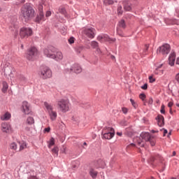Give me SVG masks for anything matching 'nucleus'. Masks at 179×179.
<instances>
[{"label": "nucleus", "mask_w": 179, "mask_h": 179, "mask_svg": "<svg viewBox=\"0 0 179 179\" xmlns=\"http://www.w3.org/2000/svg\"><path fill=\"white\" fill-rule=\"evenodd\" d=\"M21 17L24 22H29L34 17V8L29 4H24L21 8Z\"/></svg>", "instance_id": "nucleus-1"}, {"label": "nucleus", "mask_w": 179, "mask_h": 179, "mask_svg": "<svg viewBox=\"0 0 179 179\" xmlns=\"http://www.w3.org/2000/svg\"><path fill=\"white\" fill-rule=\"evenodd\" d=\"M38 76L41 79H50L52 76V71L48 66H41L38 71Z\"/></svg>", "instance_id": "nucleus-2"}, {"label": "nucleus", "mask_w": 179, "mask_h": 179, "mask_svg": "<svg viewBox=\"0 0 179 179\" xmlns=\"http://www.w3.org/2000/svg\"><path fill=\"white\" fill-rule=\"evenodd\" d=\"M57 106L62 113H68L71 109V103L68 99H60L57 101Z\"/></svg>", "instance_id": "nucleus-3"}, {"label": "nucleus", "mask_w": 179, "mask_h": 179, "mask_svg": "<svg viewBox=\"0 0 179 179\" xmlns=\"http://www.w3.org/2000/svg\"><path fill=\"white\" fill-rule=\"evenodd\" d=\"M82 34L88 38H94L96 36V29L94 28H84Z\"/></svg>", "instance_id": "nucleus-4"}, {"label": "nucleus", "mask_w": 179, "mask_h": 179, "mask_svg": "<svg viewBox=\"0 0 179 179\" xmlns=\"http://www.w3.org/2000/svg\"><path fill=\"white\" fill-rule=\"evenodd\" d=\"M33 35V30L30 28L23 27L20 29V36L21 38H27Z\"/></svg>", "instance_id": "nucleus-5"}, {"label": "nucleus", "mask_w": 179, "mask_h": 179, "mask_svg": "<svg viewBox=\"0 0 179 179\" xmlns=\"http://www.w3.org/2000/svg\"><path fill=\"white\" fill-rule=\"evenodd\" d=\"M157 54H162V55H167L170 52V45L164 44L160 46L157 50Z\"/></svg>", "instance_id": "nucleus-6"}, {"label": "nucleus", "mask_w": 179, "mask_h": 179, "mask_svg": "<svg viewBox=\"0 0 179 179\" xmlns=\"http://www.w3.org/2000/svg\"><path fill=\"white\" fill-rule=\"evenodd\" d=\"M36 55H37V48L32 47L29 50L27 59L29 61H33L34 58H36Z\"/></svg>", "instance_id": "nucleus-7"}, {"label": "nucleus", "mask_w": 179, "mask_h": 179, "mask_svg": "<svg viewBox=\"0 0 179 179\" xmlns=\"http://www.w3.org/2000/svg\"><path fill=\"white\" fill-rule=\"evenodd\" d=\"M1 131L4 134H10L12 132V127H10V124L8 123L3 122L1 124Z\"/></svg>", "instance_id": "nucleus-8"}, {"label": "nucleus", "mask_w": 179, "mask_h": 179, "mask_svg": "<svg viewBox=\"0 0 179 179\" xmlns=\"http://www.w3.org/2000/svg\"><path fill=\"white\" fill-rule=\"evenodd\" d=\"M22 111L24 114H30L31 113V110L30 109V105L27 101H24L22 103Z\"/></svg>", "instance_id": "nucleus-9"}, {"label": "nucleus", "mask_w": 179, "mask_h": 179, "mask_svg": "<svg viewBox=\"0 0 179 179\" xmlns=\"http://www.w3.org/2000/svg\"><path fill=\"white\" fill-rule=\"evenodd\" d=\"M97 40L98 41H100V43H103V41H113L108 35L106 34L99 35L97 36Z\"/></svg>", "instance_id": "nucleus-10"}, {"label": "nucleus", "mask_w": 179, "mask_h": 179, "mask_svg": "<svg viewBox=\"0 0 179 179\" xmlns=\"http://www.w3.org/2000/svg\"><path fill=\"white\" fill-rule=\"evenodd\" d=\"M40 13L39 15L36 19V22L40 23V22H44L45 20L44 19V13H43V6H39Z\"/></svg>", "instance_id": "nucleus-11"}, {"label": "nucleus", "mask_w": 179, "mask_h": 179, "mask_svg": "<svg viewBox=\"0 0 179 179\" xmlns=\"http://www.w3.org/2000/svg\"><path fill=\"white\" fill-rule=\"evenodd\" d=\"M44 54L45 56L48 57V58H52L54 57V54H55V52H54L52 48L49 49H45Z\"/></svg>", "instance_id": "nucleus-12"}, {"label": "nucleus", "mask_w": 179, "mask_h": 179, "mask_svg": "<svg viewBox=\"0 0 179 179\" xmlns=\"http://www.w3.org/2000/svg\"><path fill=\"white\" fill-rule=\"evenodd\" d=\"M176 63V53H171L169 57V64L171 66H174Z\"/></svg>", "instance_id": "nucleus-13"}, {"label": "nucleus", "mask_w": 179, "mask_h": 179, "mask_svg": "<svg viewBox=\"0 0 179 179\" xmlns=\"http://www.w3.org/2000/svg\"><path fill=\"white\" fill-rule=\"evenodd\" d=\"M64 55L61 52H57L54 54L52 59H55V61H62Z\"/></svg>", "instance_id": "nucleus-14"}, {"label": "nucleus", "mask_w": 179, "mask_h": 179, "mask_svg": "<svg viewBox=\"0 0 179 179\" xmlns=\"http://www.w3.org/2000/svg\"><path fill=\"white\" fill-rule=\"evenodd\" d=\"M12 117V115L9 112H6L1 116V121H9L10 118Z\"/></svg>", "instance_id": "nucleus-15"}, {"label": "nucleus", "mask_w": 179, "mask_h": 179, "mask_svg": "<svg viewBox=\"0 0 179 179\" xmlns=\"http://www.w3.org/2000/svg\"><path fill=\"white\" fill-rule=\"evenodd\" d=\"M71 71V72H75V73H80L82 72V67L79 64H74Z\"/></svg>", "instance_id": "nucleus-16"}, {"label": "nucleus", "mask_w": 179, "mask_h": 179, "mask_svg": "<svg viewBox=\"0 0 179 179\" xmlns=\"http://www.w3.org/2000/svg\"><path fill=\"white\" fill-rule=\"evenodd\" d=\"M44 107L48 113H50L51 111H54V106L48 102H44Z\"/></svg>", "instance_id": "nucleus-17"}, {"label": "nucleus", "mask_w": 179, "mask_h": 179, "mask_svg": "<svg viewBox=\"0 0 179 179\" xmlns=\"http://www.w3.org/2000/svg\"><path fill=\"white\" fill-rule=\"evenodd\" d=\"M115 134L114 129L112 127H105L102 130V134Z\"/></svg>", "instance_id": "nucleus-18"}, {"label": "nucleus", "mask_w": 179, "mask_h": 179, "mask_svg": "<svg viewBox=\"0 0 179 179\" xmlns=\"http://www.w3.org/2000/svg\"><path fill=\"white\" fill-rule=\"evenodd\" d=\"M141 137L145 142H148L150 141V138L152 137V136H150V134H149V133H142L141 134Z\"/></svg>", "instance_id": "nucleus-19"}, {"label": "nucleus", "mask_w": 179, "mask_h": 179, "mask_svg": "<svg viewBox=\"0 0 179 179\" xmlns=\"http://www.w3.org/2000/svg\"><path fill=\"white\" fill-rule=\"evenodd\" d=\"M157 120L158 121L159 127H163V125H164V117H163V115H158Z\"/></svg>", "instance_id": "nucleus-20"}, {"label": "nucleus", "mask_w": 179, "mask_h": 179, "mask_svg": "<svg viewBox=\"0 0 179 179\" xmlns=\"http://www.w3.org/2000/svg\"><path fill=\"white\" fill-rule=\"evenodd\" d=\"M48 114L52 121H55V120H57V114L56 111L52 110L49 112Z\"/></svg>", "instance_id": "nucleus-21"}, {"label": "nucleus", "mask_w": 179, "mask_h": 179, "mask_svg": "<svg viewBox=\"0 0 179 179\" xmlns=\"http://www.w3.org/2000/svg\"><path fill=\"white\" fill-rule=\"evenodd\" d=\"M124 5V10H127V12H129L132 9V6H131V3H128V1H124L123 3Z\"/></svg>", "instance_id": "nucleus-22"}, {"label": "nucleus", "mask_w": 179, "mask_h": 179, "mask_svg": "<svg viewBox=\"0 0 179 179\" xmlns=\"http://www.w3.org/2000/svg\"><path fill=\"white\" fill-rule=\"evenodd\" d=\"M102 135H103L102 139L110 140V139H113V138H114V135H115V134H106L105 133Z\"/></svg>", "instance_id": "nucleus-23"}, {"label": "nucleus", "mask_w": 179, "mask_h": 179, "mask_svg": "<svg viewBox=\"0 0 179 179\" xmlns=\"http://www.w3.org/2000/svg\"><path fill=\"white\" fill-rule=\"evenodd\" d=\"M97 174H98V173L96 171H95L94 169H93V168L90 169V175L91 176V177L92 178H96V177H97Z\"/></svg>", "instance_id": "nucleus-24"}, {"label": "nucleus", "mask_w": 179, "mask_h": 179, "mask_svg": "<svg viewBox=\"0 0 179 179\" xmlns=\"http://www.w3.org/2000/svg\"><path fill=\"white\" fill-rule=\"evenodd\" d=\"M2 85L3 87L1 89V92L3 93H6L8 92V89L9 88V85H8V83L5 81L3 82Z\"/></svg>", "instance_id": "nucleus-25"}, {"label": "nucleus", "mask_w": 179, "mask_h": 179, "mask_svg": "<svg viewBox=\"0 0 179 179\" xmlns=\"http://www.w3.org/2000/svg\"><path fill=\"white\" fill-rule=\"evenodd\" d=\"M59 13H61L62 15H64V16H65V17H68V14L66 13V10H65V8L59 7Z\"/></svg>", "instance_id": "nucleus-26"}, {"label": "nucleus", "mask_w": 179, "mask_h": 179, "mask_svg": "<svg viewBox=\"0 0 179 179\" xmlns=\"http://www.w3.org/2000/svg\"><path fill=\"white\" fill-rule=\"evenodd\" d=\"M20 145V152H22V150L26 149V148H27V145L26 144V143L24 141L22 142H20L19 143Z\"/></svg>", "instance_id": "nucleus-27"}, {"label": "nucleus", "mask_w": 179, "mask_h": 179, "mask_svg": "<svg viewBox=\"0 0 179 179\" xmlns=\"http://www.w3.org/2000/svg\"><path fill=\"white\" fill-rule=\"evenodd\" d=\"M27 124H28V125H33V124H34V119L31 117H29L27 119Z\"/></svg>", "instance_id": "nucleus-28"}, {"label": "nucleus", "mask_w": 179, "mask_h": 179, "mask_svg": "<svg viewBox=\"0 0 179 179\" xmlns=\"http://www.w3.org/2000/svg\"><path fill=\"white\" fill-rule=\"evenodd\" d=\"M58 147H55L52 150V153L53 155H55V156L57 157L58 156Z\"/></svg>", "instance_id": "nucleus-29"}, {"label": "nucleus", "mask_w": 179, "mask_h": 179, "mask_svg": "<svg viewBox=\"0 0 179 179\" xmlns=\"http://www.w3.org/2000/svg\"><path fill=\"white\" fill-rule=\"evenodd\" d=\"M119 27H122V29H125L126 25H125V21H124L123 20H120L119 22Z\"/></svg>", "instance_id": "nucleus-30"}, {"label": "nucleus", "mask_w": 179, "mask_h": 179, "mask_svg": "<svg viewBox=\"0 0 179 179\" xmlns=\"http://www.w3.org/2000/svg\"><path fill=\"white\" fill-rule=\"evenodd\" d=\"M54 145H55V140L54 139V138H51L48 145V148H51V147L54 146Z\"/></svg>", "instance_id": "nucleus-31"}, {"label": "nucleus", "mask_w": 179, "mask_h": 179, "mask_svg": "<svg viewBox=\"0 0 179 179\" xmlns=\"http://www.w3.org/2000/svg\"><path fill=\"white\" fill-rule=\"evenodd\" d=\"M103 3L106 6L113 5V3H114V1H113V0H103Z\"/></svg>", "instance_id": "nucleus-32"}, {"label": "nucleus", "mask_w": 179, "mask_h": 179, "mask_svg": "<svg viewBox=\"0 0 179 179\" xmlns=\"http://www.w3.org/2000/svg\"><path fill=\"white\" fill-rule=\"evenodd\" d=\"M17 79H18L19 80H20L21 82H24V80H26V77L22 75V74H19V75L17 76Z\"/></svg>", "instance_id": "nucleus-33"}, {"label": "nucleus", "mask_w": 179, "mask_h": 179, "mask_svg": "<svg viewBox=\"0 0 179 179\" xmlns=\"http://www.w3.org/2000/svg\"><path fill=\"white\" fill-rule=\"evenodd\" d=\"M91 46L92 47V48H97V47H99V43H97V41H92L91 42Z\"/></svg>", "instance_id": "nucleus-34"}, {"label": "nucleus", "mask_w": 179, "mask_h": 179, "mask_svg": "<svg viewBox=\"0 0 179 179\" xmlns=\"http://www.w3.org/2000/svg\"><path fill=\"white\" fill-rule=\"evenodd\" d=\"M10 149H12L13 150H16V149H17V144H16L15 143H12L10 145Z\"/></svg>", "instance_id": "nucleus-35"}, {"label": "nucleus", "mask_w": 179, "mask_h": 179, "mask_svg": "<svg viewBox=\"0 0 179 179\" xmlns=\"http://www.w3.org/2000/svg\"><path fill=\"white\" fill-rule=\"evenodd\" d=\"M148 142H150L151 146H155V145L156 144V140H155V138H153V136L150 138Z\"/></svg>", "instance_id": "nucleus-36"}, {"label": "nucleus", "mask_w": 179, "mask_h": 179, "mask_svg": "<svg viewBox=\"0 0 179 179\" xmlns=\"http://www.w3.org/2000/svg\"><path fill=\"white\" fill-rule=\"evenodd\" d=\"M149 50V45H145L144 50H143V54L144 55H148V51Z\"/></svg>", "instance_id": "nucleus-37"}, {"label": "nucleus", "mask_w": 179, "mask_h": 179, "mask_svg": "<svg viewBox=\"0 0 179 179\" xmlns=\"http://www.w3.org/2000/svg\"><path fill=\"white\" fill-rule=\"evenodd\" d=\"M122 6H119L117 7V15H122Z\"/></svg>", "instance_id": "nucleus-38"}, {"label": "nucleus", "mask_w": 179, "mask_h": 179, "mask_svg": "<svg viewBox=\"0 0 179 179\" xmlns=\"http://www.w3.org/2000/svg\"><path fill=\"white\" fill-rule=\"evenodd\" d=\"M139 97L143 101H145V99H146V95L145 94H140Z\"/></svg>", "instance_id": "nucleus-39"}, {"label": "nucleus", "mask_w": 179, "mask_h": 179, "mask_svg": "<svg viewBox=\"0 0 179 179\" xmlns=\"http://www.w3.org/2000/svg\"><path fill=\"white\" fill-rule=\"evenodd\" d=\"M10 29L16 34H17V26H14V29H13L12 27H10Z\"/></svg>", "instance_id": "nucleus-40"}, {"label": "nucleus", "mask_w": 179, "mask_h": 179, "mask_svg": "<svg viewBox=\"0 0 179 179\" xmlns=\"http://www.w3.org/2000/svg\"><path fill=\"white\" fill-rule=\"evenodd\" d=\"M164 105H162V106H161V110H160V113H162V114H165V113H166V110H164Z\"/></svg>", "instance_id": "nucleus-41"}, {"label": "nucleus", "mask_w": 179, "mask_h": 179, "mask_svg": "<svg viewBox=\"0 0 179 179\" xmlns=\"http://www.w3.org/2000/svg\"><path fill=\"white\" fill-rule=\"evenodd\" d=\"M175 80L179 83V72L175 75Z\"/></svg>", "instance_id": "nucleus-42"}, {"label": "nucleus", "mask_w": 179, "mask_h": 179, "mask_svg": "<svg viewBox=\"0 0 179 179\" xmlns=\"http://www.w3.org/2000/svg\"><path fill=\"white\" fill-rule=\"evenodd\" d=\"M69 44H73L75 43V38L73 37H71L69 39Z\"/></svg>", "instance_id": "nucleus-43"}, {"label": "nucleus", "mask_w": 179, "mask_h": 179, "mask_svg": "<svg viewBox=\"0 0 179 179\" xmlns=\"http://www.w3.org/2000/svg\"><path fill=\"white\" fill-rule=\"evenodd\" d=\"M149 81H150V83H153V82H155L156 81V79H155L153 78V76H150L149 77Z\"/></svg>", "instance_id": "nucleus-44"}, {"label": "nucleus", "mask_w": 179, "mask_h": 179, "mask_svg": "<svg viewBox=\"0 0 179 179\" xmlns=\"http://www.w3.org/2000/svg\"><path fill=\"white\" fill-rule=\"evenodd\" d=\"M62 153H66V147L63 146L61 149Z\"/></svg>", "instance_id": "nucleus-45"}, {"label": "nucleus", "mask_w": 179, "mask_h": 179, "mask_svg": "<svg viewBox=\"0 0 179 179\" xmlns=\"http://www.w3.org/2000/svg\"><path fill=\"white\" fill-rule=\"evenodd\" d=\"M122 111L124 114H127V113H128V108H122Z\"/></svg>", "instance_id": "nucleus-46"}, {"label": "nucleus", "mask_w": 179, "mask_h": 179, "mask_svg": "<svg viewBox=\"0 0 179 179\" xmlns=\"http://www.w3.org/2000/svg\"><path fill=\"white\" fill-rule=\"evenodd\" d=\"M130 101H131L132 106H134V108H136V103H135V101H134V99H131Z\"/></svg>", "instance_id": "nucleus-47"}, {"label": "nucleus", "mask_w": 179, "mask_h": 179, "mask_svg": "<svg viewBox=\"0 0 179 179\" xmlns=\"http://www.w3.org/2000/svg\"><path fill=\"white\" fill-rule=\"evenodd\" d=\"M141 89H143V90H148V84H145L143 86H142Z\"/></svg>", "instance_id": "nucleus-48"}, {"label": "nucleus", "mask_w": 179, "mask_h": 179, "mask_svg": "<svg viewBox=\"0 0 179 179\" xmlns=\"http://www.w3.org/2000/svg\"><path fill=\"white\" fill-rule=\"evenodd\" d=\"M45 16L46 17H50V16H51V11H47Z\"/></svg>", "instance_id": "nucleus-49"}, {"label": "nucleus", "mask_w": 179, "mask_h": 179, "mask_svg": "<svg viewBox=\"0 0 179 179\" xmlns=\"http://www.w3.org/2000/svg\"><path fill=\"white\" fill-rule=\"evenodd\" d=\"M162 66H163V64L158 65L156 68V71H159L161 68H162Z\"/></svg>", "instance_id": "nucleus-50"}, {"label": "nucleus", "mask_w": 179, "mask_h": 179, "mask_svg": "<svg viewBox=\"0 0 179 179\" xmlns=\"http://www.w3.org/2000/svg\"><path fill=\"white\" fill-rule=\"evenodd\" d=\"M148 104H153V99L150 98L148 100Z\"/></svg>", "instance_id": "nucleus-51"}, {"label": "nucleus", "mask_w": 179, "mask_h": 179, "mask_svg": "<svg viewBox=\"0 0 179 179\" xmlns=\"http://www.w3.org/2000/svg\"><path fill=\"white\" fill-rule=\"evenodd\" d=\"M173 102L170 101L169 103H168V107H169V108H171L173 107Z\"/></svg>", "instance_id": "nucleus-52"}, {"label": "nucleus", "mask_w": 179, "mask_h": 179, "mask_svg": "<svg viewBox=\"0 0 179 179\" xmlns=\"http://www.w3.org/2000/svg\"><path fill=\"white\" fill-rule=\"evenodd\" d=\"M44 131H45V132H50V131H51V128H50V127L45 128L44 129Z\"/></svg>", "instance_id": "nucleus-53"}, {"label": "nucleus", "mask_w": 179, "mask_h": 179, "mask_svg": "<svg viewBox=\"0 0 179 179\" xmlns=\"http://www.w3.org/2000/svg\"><path fill=\"white\" fill-rule=\"evenodd\" d=\"M117 34H119V36H120L121 37H122V34L120 33V29H117Z\"/></svg>", "instance_id": "nucleus-54"}, {"label": "nucleus", "mask_w": 179, "mask_h": 179, "mask_svg": "<svg viewBox=\"0 0 179 179\" xmlns=\"http://www.w3.org/2000/svg\"><path fill=\"white\" fill-rule=\"evenodd\" d=\"M167 134V130L164 129V136H166V134Z\"/></svg>", "instance_id": "nucleus-55"}, {"label": "nucleus", "mask_w": 179, "mask_h": 179, "mask_svg": "<svg viewBox=\"0 0 179 179\" xmlns=\"http://www.w3.org/2000/svg\"><path fill=\"white\" fill-rule=\"evenodd\" d=\"M117 135H118L119 136H121L122 135V133H121V132H117Z\"/></svg>", "instance_id": "nucleus-56"}, {"label": "nucleus", "mask_w": 179, "mask_h": 179, "mask_svg": "<svg viewBox=\"0 0 179 179\" xmlns=\"http://www.w3.org/2000/svg\"><path fill=\"white\" fill-rule=\"evenodd\" d=\"M170 114H173V110L170 108Z\"/></svg>", "instance_id": "nucleus-57"}, {"label": "nucleus", "mask_w": 179, "mask_h": 179, "mask_svg": "<svg viewBox=\"0 0 179 179\" xmlns=\"http://www.w3.org/2000/svg\"><path fill=\"white\" fill-rule=\"evenodd\" d=\"M96 51H97V52L100 53V49L99 48H97Z\"/></svg>", "instance_id": "nucleus-58"}, {"label": "nucleus", "mask_w": 179, "mask_h": 179, "mask_svg": "<svg viewBox=\"0 0 179 179\" xmlns=\"http://www.w3.org/2000/svg\"><path fill=\"white\" fill-rule=\"evenodd\" d=\"M83 145H84V146H87V143H86V142H85V143H83Z\"/></svg>", "instance_id": "nucleus-59"}, {"label": "nucleus", "mask_w": 179, "mask_h": 179, "mask_svg": "<svg viewBox=\"0 0 179 179\" xmlns=\"http://www.w3.org/2000/svg\"><path fill=\"white\" fill-rule=\"evenodd\" d=\"M161 73H162V74L163 75V73H164V70H162V71H161Z\"/></svg>", "instance_id": "nucleus-60"}, {"label": "nucleus", "mask_w": 179, "mask_h": 179, "mask_svg": "<svg viewBox=\"0 0 179 179\" xmlns=\"http://www.w3.org/2000/svg\"><path fill=\"white\" fill-rule=\"evenodd\" d=\"M31 179H36V177L32 176V177H31Z\"/></svg>", "instance_id": "nucleus-61"}, {"label": "nucleus", "mask_w": 179, "mask_h": 179, "mask_svg": "<svg viewBox=\"0 0 179 179\" xmlns=\"http://www.w3.org/2000/svg\"><path fill=\"white\" fill-rule=\"evenodd\" d=\"M130 146H135V144L131 143V144H130Z\"/></svg>", "instance_id": "nucleus-62"}, {"label": "nucleus", "mask_w": 179, "mask_h": 179, "mask_svg": "<svg viewBox=\"0 0 179 179\" xmlns=\"http://www.w3.org/2000/svg\"><path fill=\"white\" fill-rule=\"evenodd\" d=\"M173 156H176V152H173Z\"/></svg>", "instance_id": "nucleus-63"}, {"label": "nucleus", "mask_w": 179, "mask_h": 179, "mask_svg": "<svg viewBox=\"0 0 179 179\" xmlns=\"http://www.w3.org/2000/svg\"><path fill=\"white\" fill-rule=\"evenodd\" d=\"M176 106L179 108V103H176Z\"/></svg>", "instance_id": "nucleus-64"}]
</instances>
